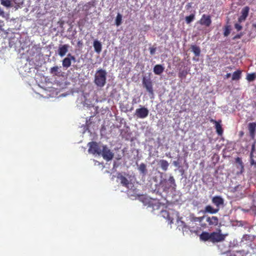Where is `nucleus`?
Wrapping results in <instances>:
<instances>
[{
  "instance_id": "obj_6",
  "label": "nucleus",
  "mask_w": 256,
  "mask_h": 256,
  "mask_svg": "<svg viewBox=\"0 0 256 256\" xmlns=\"http://www.w3.org/2000/svg\"><path fill=\"white\" fill-rule=\"evenodd\" d=\"M255 144L254 142L252 146L250 154V164L251 166L256 168V151L255 150Z\"/></svg>"
},
{
  "instance_id": "obj_11",
  "label": "nucleus",
  "mask_w": 256,
  "mask_h": 256,
  "mask_svg": "<svg viewBox=\"0 0 256 256\" xmlns=\"http://www.w3.org/2000/svg\"><path fill=\"white\" fill-rule=\"evenodd\" d=\"M148 206L152 208L153 210H156L160 208L162 204L158 200L152 198L148 202Z\"/></svg>"
},
{
  "instance_id": "obj_44",
  "label": "nucleus",
  "mask_w": 256,
  "mask_h": 256,
  "mask_svg": "<svg viewBox=\"0 0 256 256\" xmlns=\"http://www.w3.org/2000/svg\"><path fill=\"white\" fill-rule=\"evenodd\" d=\"M70 61L72 60V61H74V62H76V58H75L74 56L72 57V58H70Z\"/></svg>"
},
{
  "instance_id": "obj_21",
  "label": "nucleus",
  "mask_w": 256,
  "mask_h": 256,
  "mask_svg": "<svg viewBox=\"0 0 256 256\" xmlns=\"http://www.w3.org/2000/svg\"><path fill=\"white\" fill-rule=\"evenodd\" d=\"M118 178L120 180V182H121L122 186L128 188V185L130 184L128 180L122 175L118 176Z\"/></svg>"
},
{
  "instance_id": "obj_28",
  "label": "nucleus",
  "mask_w": 256,
  "mask_h": 256,
  "mask_svg": "<svg viewBox=\"0 0 256 256\" xmlns=\"http://www.w3.org/2000/svg\"><path fill=\"white\" fill-rule=\"evenodd\" d=\"M138 170L144 176H145L146 173V166L144 164L142 163L140 164Z\"/></svg>"
},
{
  "instance_id": "obj_51",
  "label": "nucleus",
  "mask_w": 256,
  "mask_h": 256,
  "mask_svg": "<svg viewBox=\"0 0 256 256\" xmlns=\"http://www.w3.org/2000/svg\"><path fill=\"white\" fill-rule=\"evenodd\" d=\"M235 256V255H234V256Z\"/></svg>"
},
{
  "instance_id": "obj_49",
  "label": "nucleus",
  "mask_w": 256,
  "mask_h": 256,
  "mask_svg": "<svg viewBox=\"0 0 256 256\" xmlns=\"http://www.w3.org/2000/svg\"><path fill=\"white\" fill-rule=\"evenodd\" d=\"M254 156H256V154H254ZM254 160H256V157L254 158Z\"/></svg>"
},
{
  "instance_id": "obj_50",
  "label": "nucleus",
  "mask_w": 256,
  "mask_h": 256,
  "mask_svg": "<svg viewBox=\"0 0 256 256\" xmlns=\"http://www.w3.org/2000/svg\"><path fill=\"white\" fill-rule=\"evenodd\" d=\"M243 134H244V133H242V132H241L240 134H242V135Z\"/></svg>"
},
{
  "instance_id": "obj_23",
  "label": "nucleus",
  "mask_w": 256,
  "mask_h": 256,
  "mask_svg": "<svg viewBox=\"0 0 256 256\" xmlns=\"http://www.w3.org/2000/svg\"><path fill=\"white\" fill-rule=\"evenodd\" d=\"M242 71L240 70H238L237 71H235L233 72L232 75V80H237L240 78H241Z\"/></svg>"
},
{
  "instance_id": "obj_33",
  "label": "nucleus",
  "mask_w": 256,
  "mask_h": 256,
  "mask_svg": "<svg viewBox=\"0 0 256 256\" xmlns=\"http://www.w3.org/2000/svg\"><path fill=\"white\" fill-rule=\"evenodd\" d=\"M224 36H228L230 33V26L226 25L224 28Z\"/></svg>"
},
{
  "instance_id": "obj_35",
  "label": "nucleus",
  "mask_w": 256,
  "mask_h": 256,
  "mask_svg": "<svg viewBox=\"0 0 256 256\" xmlns=\"http://www.w3.org/2000/svg\"><path fill=\"white\" fill-rule=\"evenodd\" d=\"M188 74V72L186 71L182 70L180 71L178 74V76L180 78H185Z\"/></svg>"
},
{
  "instance_id": "obj_41",
  "label": "nucleus",
  "mask_w": 256,
  "mask_h": 256,
  "mask_svg": "<svg viewBox=\"0 0 256 256\" xmlns=\"http://www.w3.org/2000/svg\"><path fill=\"white\" fill-rule=\"evenodd\" d=\"M74 56L72 55V54H68V55H67V56L66 58H71L72 57Z\"/></svg>"
},
{
  "instance_id": "obj_40",
  "label": "nucleus",
  "mask_w": 256,
  "mask_h": 256,
  "mask_svg": "<svg viewBox=\"0 0 256 256\" xmlns=\"http://www.w3.org/2000/svg\"><path fill=\"white\" fill-rule=\"evenodd\" d=\"M4 26V21L0 20V30H2V27Z\"/></svg>"
},
{
  "instance_id": "obj_36",
  "label": "nucleus",
  "mask_w": 256,
  "mask_h": 256,
  "mask_svg": "<svg viewBox=\"0 0 256 256\" xmlns=\"http://www.w3.org/2000/svg\"><path fill=\"white\" fill-rule=\"evenodd\" d=\"M236 163L240 164L242 169L244 170V164L242 163V160L240 157H237L236 158Z\"/></svg>"
},
{
  "instance_id": "obj_19",
  "label": "nucleus",
  "mask_w": 256,
  "mask_h": 256,
  "mask_svg": "<svg viewBox=\"0 0 256 256\" xmlns=\"http://www.w3.org/2000/svg\"><path fill=\"white\" fill-rule=\"evenodd\" d=\"M200 240L203 242H210V233L203 232L200 236Z\"/></svg>"
},
{
  "instance_id": "obj_48",
  "label": "nucleus",
  "mask_w": 256,
  "mask_h": 256,
  "mask_svg": "<svg viewBox=\"0 0 256 256\" xmlns=\"http://www.w3.org/2000/svg\"><path fill=\"white\" fill-rule=\"evenodd\" d=\"M253 26H254V27L256 28V24H254Z\"/></svg>"
},
{
  "instance_id": "obj_9",
  "label": "nucleus",
  "mask_w": 256,
  "mask_h": 256,
  "mask_svg": "<svg viewBox=\"0 0 256 256\" xmlns=\"http://www.w3.org/2000/svg\"><path fill=\"white\" fill-rule=\"evenodd\" d=\"M202 26L208 27L211 24L212 20L210 15L202 14L200 20L198 22Z\"/></svg>"
},
{
  "instance_id": "obj_42",
  "label": "nucleus",
  "mask_w": 256,
  "mask_h": 256,
  "mask_svg": "<svg viewBox=\"0 0 256 256\" xmlns=\"http://www.w3.org/2000/svg\"><path fill=\"white\" fill-rule=\"evenodd\" d=\"M136 103H137V102L136 101V98H133L132 100V104H136Z\"/></svg>"
},
{
  "instance_id": "obj_45",
  "label": "nucleus",
  "mask_w": 256,
  "mask_h": 256,
  "mask_svg": "<svg viewBox=\"0 0 256 256\" xmlns=\"http://www.w3.org/2000/svg\"><path fill=\"white\" fill-rule=\"evenodd\" d=\"M231 76V74L228 73V74H227L226 75V78H228L229 77H230Z\"/></svg>"
},
{
  "instance_id": "obj_5",
  "label": "nucleus",
  "mask_w": 256,
  "mask_h": 256,
  "mask_svg": "<svg viewBox=\"0 0 256 256\" xmlns=\"http://www.w3.org/2000/svg\"><path fill=\"white\" fill-rule=\"evenodd\" d=\"M100 155L104 160L110 161L113 159L114 154L106 146H102Z\"/></svg>"
},
{
  "instance_id": "obj_30",
  "label": "nucleus",
  "mask_w": 256,
  "mask_h": 256,
  "mask_svg": "<svg viewBox=\"0 0 256 256\" xmlns=\"http://www.w3.org/2000/svg\"><path fill=\"white\" fill-rule=\"evenodd\" d=\"M256 78V74L255 72L248 74L247 76H246V79H247V80L250 82H253Z\"/></svg>"
},
{
  "instance_id": "obj_17",
  "label": "nucleus",
  "mask_w": 256,
  "mask_h": 256,
  "mask_svg": "<svg viewBox=\"0 0 256 256\" xmlns=\"http://www.w3.org/2000/svg\"><path fill=\"white\" fill-rule=\"evenodd\" d=\"M219 210V208H214L212 206L208 205L205 206L204 210H202V212L203 214L208 213L213 214L218 213Z\"/></svg>"
},
{
  "instance_id": "obj_32",
  "label": "nucleus",
  "mask_w": 256,
  "mask_h": 256,
  "mask_svg": "<svg viewBox=\"0 0 256 256\" xmlns=\"http://www.w3.org/2000/svg\"><path fill=\"white\" fill-rule=\"evenodd\" d=\"M194 19V14H192L189 16L185 17V20H186V22L187 24H190L192 22Z\"/></svg>"
},
{
  "instance_id": "obj_37",
  "label": "nucleus",
  "mask_w": 256,
  "mask_h": 256,
  "mask_svg": "<svg viewBox=\"0 0 256 256\" xmlns=\"http://www.w3.org/2000/svg\"><path fill=\"white\" fill-rule=\"evenodd\" d=\"M156 50V48H154V47L150 48L149 50H150V54L154 55V54Z\"/></svg>"
},
{
  "instance_id": "obj_14",
  "label": "nucleus",
  "mask_w": 256,
  "mask_h": 256,
  "mask_svg": "<svg viewBox=\"0 0 256 256\" xmlns=\"http://www.w3.org/2000/svg\"><path fill=\"white\" fill-rule=\"evenodd\" d=\"M206 221L210 226H216L218 224V218L215 216H207Z\"/></svg>"
},
{
  "instance_id": "obj_3",
  "label": "nucleus",
  "mask_w": 256,
  "mask_h": 256,
  "mask_svg": "<svg viewBox=\"0 0 256 256\" xmlns=\"http://www.w3.org/2000/svg\"><path fill=\"white\" fill-rule=\"evenodd\" d=\"M162 188H163V190L164 191L166 192L170 188L175 189L176 188V184L175 182V180L174 177L172 176H170L169 178V179L166 180L162 181L161 183Z\"/></svg>"
},
{
  "instance_id": "obj_12",
  "label": "nucleus",
  "mask_w": 256,
  "mask_h": 256,
  "mask_svg": "<svg viewBox=\"0 0 256 256\" xmlns=\"http://www.w3.org/2000/svg\"><path fill=\"white\" fill-rule=\"evenodd\" d=\"M210 122H212L215 125V128L216 130V132L218 134V135H222L223 133V130L220 124L222 122V120H220L218 121H216L214 120L211 118L210 120Z\"/></svg>"
},
{
  "instance_id": "obj_22",
  "label": "nucleus",
  "mask_w": 256,
  "mask_h": 256,
  "mask_svg": "<svg viewBox=\"0 0 256 256\" xmlns=\"http://www.w3.org/2000/svg\"><path fill=\"white\" fill-rule=\"evenodd\" d=\"M159 164H160V168L164 172L166 171L168 166V163L166 160H159Z\"/></svg>"
},
{
  "instance_id": "obj_1",
  "label": "nucleus",
  "mask_w": 256,
  "mask_h": 256,
  "mask_svg": "<svg viewBox=\"0 0 256 256\" xmlns=\"http://www.w3.org/2000/svg\"><path fill=\"white\" fill-rule=\"evenodd\" d=\"M106 72L104 70L100 69L96 71L94 82L98 87H104L106 83Z\"/></svg>"
},
{
  "instance_id": "obj_47",
  "label": "nucleus",
  "mask_w": 256,
  "mask_h": 256,
  "mask_svg": "<svg viewBox=\"0 0 256 256\" xmlns=\"http://www.w3.org/2000/svg\"><path fill=\"white\" fill-rule=\"evenodd\" d=\"M166 156L171 158V156H170V153H169V154H166Z\"/></svg>"
},
{
  "instance_id": "obj_16",
  "label": "nucleus",
  "mask_w": 256,
  "mask_h": 256,
  "mask_svg": "<svg viewBox=\"0 0 256 256\" xmlns=\"http://www.w3.org/2000/svg\"><path fill=\"white\" fill-rule=\"evenodd\" d=\"M212 202L217 208H220V206L224 204V199L220 196H215L212 198Z\"/></svg>"
},
{
  "instance_id": "obj_8",
  "label": "nucleus",
  "mask_w": 256,
  "mask_h": 256,
  "mask_svg": "<svg viewBox=\"0 0 256 256\" xmlns=\"http://www.w3.org/2000/svg\"><path fill=\"white\" fill-rule=\"evenodd\" d=\"M148 110L143 106L136 110L135 116L138 118H144L148 117Z\"/></svg>"
},
{
  "instance_id": "obj_34",
  "label": "nucleus",
  "mask_w": 256,
  "mask_h": 256,
  "mask_svg": "<svg viewBox=\"0 0 256 256\" xmlns=\"http://www.w3.org/2000/svg\"><path fill=\"white\" fill-rule=\"evenodd\" d=\"M0 3L2 6L6 7H10L11 6V2L10 0H0Z\"/></svg>"
},
{
  "instance_id": "obj_31",
  "label": "nucleus",
  "mask_w": 256,
  "mask_h": 256,
  "mask_svg": "<svg viewBox=\"0 0 256 256\" xmlns=\"http://www.w3.org/2000/svg\"><path fill=\"white\" fill-rule=\"evenodd\" d=\"M122 23V16L120 14L118 13L115 20V24L117 26H119Z\"/></svg>"
},
{
  "instance_id": "obj_10",
  "label": "nucleus",
  "mask_w": 256,
  "mask_h": 256,
  "mask_svg": "<svg viewBox=\"0 0 256 256\" xmlns=\"http://www.w3.org/2000/svg\"><path fill=\"white\" fill-rule=\"evenodd\" d=\"M250 8L248 6H244L241 10L240 16L238 18V22H241L244 21L248 18Z\"/></svg>"
},
{
  "instance_id": "obj_39",
  "label": "nucleus",
  "mask_w": 256,
  "mask_h": 256,
  "mask_svg": "<svg viewBox=\"0 0 256 256\" xmlns=\"http://www.w3.org/2000/svg\"><path fill=\"white\" fill-rule=\"evenodd\" d=\"M83 45L82 42V40H79L78 42V46L79 48L82 47Z\"/></svg>"
},
{
  "instance_id": "obj_24",
  "label": "nucleus",
  "mask_w": 256,
  "mask_h": 256,
  "mask_svg": "<svg viewBox=\"0 0 256 256\" xmlns=\"http://www.w3.org/2000/svg\"><path fill=\"white\" fill-rule=\"evenodd\" d=\"M204 218V216L196 217V216H194V215L192 214L190 216V220H191L192 222H202V220Z\"/></svg>"
},
{
  "instance_id": "obj_38",
  "label": "nucleus",
  "mask_w": 256,
  "mask_h": 256,
  "mask_svg": "<svg viewBox=\"0 0 256 256\" xmlns=\"http://www.w3.org/2000/svg\"><path fill=\"white\" fill-rule=\"evenodd\" d=\"M235 28L236 29L237 31H240L242 28L240 24H236L234 25Z\"/></svg>"
},
{
  "instance_id": "obj_18",
  "label": "nucleus",
  "mask_w": 256,
  "mask_h": 256,
  "mask_svg": "<svg viewBox=\"0 0 256 256\" xmlns=\"http://www.w3.org/2000/svg\"><path fill=\"white\" fill-rule=\"evenodd\" d=\"M164 70V67L160 64L155 65L153 69L154 74L158 76L160 75Z\"/></svg>"
},
{
  "instance_id": "obj_26",
  "label": "nucleus",
  "mask_w": 256,
  "mask_h": 256,
  "mask_svg": "<svg viewBox=\"0 0 256 256\" xmlns=\"http://www.w3.org/2000/svg\"><path fill=\"white\" fill-rule=\"evenodd\" d=\"M71 65V61L69 58H64L62 60V67L68 68Z\"/></svg>"
},
{
  "instance_id": "obj_43",
  "label": "nucleus",
  "mask_w": 256,
  "mask_h": 256,
  "mask_svg": "<svg viewBox=\"0 0 256 256\" xmlns=\"http://www.w3.org/2000/svg\"><path fill=\"white\" fill-rule=\"evenodd\" d=\"M173 164L176 166H178V162L176 161H174V162H173Z\"/></svg>"
},
{
  "instance_id": "obj_20",
  "label": "nucleus",
  "mask_w": 256,
  "mask_h": 256,
  "mask_svg": "<svg viewBox=\"0 0 256 256\" xmlns=\"http://www.w3.org/2000/svg\"><path fill=\"white\" fill-rule=\"evenodd\" d=\"M93 46L94 50L98 54H100L102 51V44L98 40H95L93 42Z\"/></svg>"
},
{
  "instance_id": "obj_25",
  "label": "nucleus",
  "mask_w": 256,
  "mask_h": 256,
  "mask_svg": "<svg viewBox=\"0 0 256 256\" xmlns=\"http://www.w3.org/2000/svg\"><path fill=\"white\" fill-rule=\"evenodd\" d=\"M191 48L192 49V52L195 56H200V48L199 46H198L196 45H192V46Z\"/></svg>"
},
{
  "instance_id": "obj_29",
  "label": "nucleus",
  "mask_w": 256,
  "mask_h": 256,
  "mask_svg": "<svg viewBox=\"0 0 256 256\" xmlns=\"http://www.w3.org/2000/svg\"><path fill=\"white\" fill-rule=\"evenodd\" d=\"M161 214L164 218H166L168 220L170 221V222H172V218H170V214L166 210H162L161 211Z\"/></svg>"
},
{
  "instance_id": "obj_4",
  "label": "nucleus",
  "mask_w": 256,
  "mask_h": 256,
  "mask_svg": "<svg viewBox=\"0 0 256 256\" xmlns=\"http://www.w3.org/2000/svg\"><path fill=\"white\" fill-rule=\"evenodd\" d=\"M88 152L93 154H98L100 156L102 148V146L98 144L96 142H92L88 144Z\"/></svg>"
},
{
  "instance_id": "obj_27",
  "label": "nucleus",
  "mask_w": 256,
  "mask_h": 256,
  "mask_svg": "<svg viewBox=\"0 0 256 256\" xmlns=\"http://www.w3.org/2000/svg\"><path fill=\"white\" fill-rule=\"evenodd\" d=\"M50 73L54 76H58L59 74L60 73V71L59 70V68L56 66L50 68Z\"/></svg>"
},
{
  "instance_id": "obj_2",
  "label": "nucleus",
  "mask_w": 256,
  "mask_h": 256,
  "mask_svg": "<svg viewBox=\"0 0 256 256\" xmlns=\"http://www.w3.org/2000/svg\"><path fill=\"white\" fill-rule=\"evenodd\" d=\"M226 236V234H222L220 229H218L217 231L210 232V242L214 244L224 242Z\"/></svg>"
},
{
  "instance_id": "obj_46",
  "label": "nucleus",
  "mask_w": 256,
  "mask_h": 256,
  "mask_svg": "<svg viewBox=\"0 0 256 256\" xmlns=\"http://www.w3.org/2000/svg\"><path fill=\"white\" fill-rule=\"evenodd\" d=\"M240 35H236V36H234V38H240Z\"/></svg>"
},
{
  "instance_id": "obj_7",
  "label": "nucleus",
  "mask_w": 256,
  "mask_h": 256,
  "mask_svg": "<svg viewBox=\"0 0 256 256\" xmlns=\"http://www.w3.org/2000/svg\"><path fill=\"white\" fill-rule=\"evenodd\" d=\"M142 84L150 94H154V90L152 86V82L150 78H146L144 77L142 78Z\"/></svg>"
},
{
  "instance_id": "obj_15",
  "label": "nucleus",
  "mask_w": 256,
  "mask_h": 256,
  "mask_svg": "<svg viewBox=\"0 0 256 256\" xmlns=\"http://www.w3.org/2000/svg\"><path fill=\"white\" fill-rule=\"evenodd\" d=\"M69 45L64 44L59 46L58 48V54L61 57L64 56L66 53L68 52Z\"/></svg>"
},
{
  "instance_id": "obj_13",
  "label": "nucleus",
  "mask_w": 256,
  "mask_h": 256,
  "mask_svg": "<svg viewBox=\"0 0 256 256\" xmlns=\"http://www.w3.org/2000/svg\"><path fill=\"white\" fill-rule=\"evenodd\" d=\"M248 130L249 131L250 136L251 138L254 140L255 136V132L256 130V122H250L248 124Z\"/></svg>"
}]
</instances>
